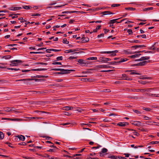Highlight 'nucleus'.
Returning a JSON list of instances; mask_svg holds the SVG:
<instances>
[{
  "instance_id": "nucleus-1",
  "label": "nucleus",
  "mask_w": 159,
  "mask_h": 159,
  "mask_svg": "<svg viewBox=\"0 0 159 159\" xmlns=\"http://www.w3.org/2000/svg\"><path fill=\"white\" fill-rule=\"evenodd\" d=\"M21 62V61L18 60H14L11 61V64L10 66H18L20 63Z\"/></svg>"
},
{
  "instance_id": "nucleus-2",
  "label": "nucleus",
  "mask_w": 159,
  "mask_h": 159,
  "mask_svg": "<svg viewBox=\"0 0 159 159\" xmlns=\"http://www.w3.org/2000/svg\"><path fill=\"white\" fill-rule=\"evenodd\" d=\"M118 51L117 50H115L111 51H104L102 52H101L102 53H107L111 54V56H115L116 55V53Z\"/></svg>"
},
{
  "instance_id": "nucleus-3",
  "label": "nucleus",
  "mask_w": 159,
  "mask_h": 159,
  "mask_svg": "<svg viewBox=\"0 0 159 159\" xmlns=\"http://www.w3.org/2000/svg\"><path fill=\"white\" fill-rule=\"evenodd\" d=\"M130 123L132 125L137 126H140L141 124V122L140 121H133L131 120L130 121Z\"/></svg>"
},
{
  "instance_id": "nucleus-4",
  "label": "nucleus",
  "mask_w": 159,
  "mask_h": 159,
  "mask_svg": "<svg viewBox=\"0 0 159 159\" xmlns=\"http://www.w3.org/2000/svg\"><path fill=\"white\" fill-rule=\"evenodd\" d=\"M100 59L101 62H107L108 61L111 60L110 58H105L104 57H100Z\"/></svg>"
},
{
  "instance_id": "nucleus-5",
  "label": "nucleus",
  "mask_w": 159,
  "mask_h": 159,
  "mask_svg": "<svg viewBox=\"0 0 159 159\" xmlns=\"http://www.w3.org/2000/svg\"><path fill=\"white\" fill-rule=\"evenodd\" d=\"M129 125L127 122H120L117 124V125L120 126L124 127Z\"/></svg>"
},
{
  "instance_id": "nucleus-6",
  "label": "nucleus",
  "mask_w": 159,
  "mask_h": 159,
  "mask_svg": "<svg viewBox=\"0 0 159 159\" xmlns=\"http://www.w3.org/2000/svg\"><path fill=\"white\" fill-rule=\"evenodd\" d=\"M78 62L81 65L84 66L87 64L88 62H85L82 59H80L78 60Z\"/></svg>"
},
{
  "instance_id": "nucleus-7",
  "label": "nucleus",
  "mask_w": 159,
  "mask_h": 159,
  "mask_svg": "<svg viewBox=\"0 0 159 159\" xmlns=\"http://www.w3.org/2000/svg\"><path fill=\"white\" fill-rule=\"evenodd\" d=\"M76 107H74V108L76 109ZM74 108V107H69V106H67L64 107L63 109L64 110H66V111H69V110H71L73 109Z\"/></svg>"
},
{
  "instance_id": "nucleus-8",
  "label": "nucleus",
  "mask_w": 159,
  "mask_h": 159,
  "mask_svg": "<svg viewBox=\"0 0 159 159\" xmlns=\"http://www.w3.org/2000/svg\"><path fill=\"white\" fill-rule=\"evenodd\" d=\"M126 72H130L131 73L130 74L131 75H140V74L136 72L135 70H127L126 71Z\"/></svg>"
},
{
  "instance_id": "nucleus-9",
  "label": "nucleus",
  "mask_w": 159,
  "mask_h": 159,
  "mask_svg": "<svg viewBox=\"0 0 159 159\" xmlns=\"http://www.w3.org/2000/svg\"><path fill=\"white\" fill-rule=\"evenodd\" d=\"M107 150H102L101 152H99L100 156H103L104 155V153L107 152Z\"/></svg>"
},
{
  "instance_id": "nucleus-10",
  "label": "nucleus",
  "mask_w": 159,
  "mask_h": 159,
  "mask_svg": "<svg viewBox=\"0 0 159 159\" xmlns=\"http://www.w3.org/2000/svg\"><path fill=\"white\" fill-rule=\"evenodd\" d=\"M147 62L146 61H143L142 62H140L139 63L137 64L138 66H142L145 65Z\"/></svg>"
},
{
  "instance_id": "nucleus-11",
  "label": "nucleus",
  "mask_w": 159,
  "mask_h": 159,
  "mask_svg": "<svg viewBox=\"0 0 159 159\" xmlns=\"http://www.w3.org/2000/svg\"><path fill=\"white\" fill-rule=\"evenodd\" d=\"M76 51L75 49H69L65 51V53H69L73 52Z\"/></svg>"
},
{
  "instance_id": "nucleus-12",
  "label": "nucleus",
  "mask_w": 159,
  "mask_h": 159,
  "mask_svg": "<svg viewBox=\"0 0 159 159\" xmlns=\"http://www.w3.org/2000/svg\"><path fill=\"white\" fill-rule=\"evenodd\" d=\"M150 58L149 57H141L139 59V61H143L145 60H147L148 59Z\"/></svg>"
},
{
  "instance_id": "nucleus-13",
  "label": "nucleus",
  "mask_w": 159,
  "mask_h": 159,
  "mask_svg": "<svg viewBox=\"0 0 159 159\" xmlns=\"http://www.w3.org/2000/svg\"><path fill=\"white\" fill-rule=\"evenodd\" d=\"M102 13L104 15L114 14V13H112V12H111L110 11H105L103 12H102Z\"/></svg>"
},
{
  "instance_id": "nucleus-14",
  "label": "nucleus",
  "mask_w": 159,
  "mask_h": 159,
  "mask_svg": "<svg viewBox=\"0 0 159 159\" xmlns=\"http://www.w3.org/2000/svg\"><path fill=\"white\" fill-rule=\"evenodd\" d=\"M8 120H12V121H19V120H23L21 119H11L9 118L8 119Z\"/></svg>"
},
{
  "instance_id": "nucleus-15",
  "label": "nucleus",
  "mask_w": 159,
  "mask_h": 159,
  "mask_svg": "<svg viewBox=\"0 0 159 159\" xmlns=\"http://www.w3.org/2000/svg\"><path fill=\"white\" fill-rule=\"evenodd\" d=\"M131 147L132 148H140L142 147H143L142 146H134V144H133V145H131Z\"/></svg>"
},
{
  "instance_id": "nucleus-16",
  "label": "nucleus",
  "mask_w": 159,
  "mask_h": 159,
  "mask_svg": "<svg viewBox=\"0 0 159 159\" xmlns=\"http://www.w3.org/2000/svg\"><path fill=\"white\" fill-rule=\"evenodd\" d=\"M18 137L20 140H21L22 141H24L25 139V137L22 135H20Z\"/></svg>"
},
{
  "instance_id": "nucleus-17",
  "label": "nucleus",
  "mask_w": 159,
  "mask_h": 159,
  "mask_svg": "<svg viewBox=\"0 0 159 159\" xmlns=\"http://www.w3.org/2000/svg\"><path fill=\"white\" fill-rule=\"evenodd\" d=\"M23 8L25 9H30L32 7H31L28 6H23Z\"/></svg>"
},
{
  "instance_id": "nucleus-18",
  "label": "nucleus",
  "mask_w": 159,
  "mask_h": 159,
  "mask_svg": "<svg viewBox=\"0 0 159 159\" xmlns=\"http://www.w3.org/2000/svg\"><path fill=\"white\" fill-rule=\"evenodd\" d=\"M153 8L152 7H148V8H145L143 9V11H148L152 10L153 9Z\"/></svg>"
},
{
  "instance_id": "nucleus-19",
  "label": "nucleus",
  "mask_w": 159,
  "mask_h": 159,
  "mask_svg": "<svg viewBox=\"0 0 159 159\" xmlns=\"http://www.w3.org/2000/svg\"><path fill=\"white\" fill-rule=\"evenodd\" d=\"M82 40L85 42H87L89 41V39L88 37L85 38L84 37L82 38Z\"/></svg>"
},
{
  "instance_id": "nucleus-20",
  "label": "nucleus",
  "mask_w": 159,
  "mask_h": 159,
  "mask_svg": "<svg viewBox=\"0 0 159 159\" xmlns=\"http://www.w3.org/2000/svg\"><path fill=\"white\" fill-rule=\"evenodd\" d=\"M97 67L98 68H106V65H98Z\"/></svg>"
},
{
  "instance_id": "nucleus-21",
  "label": "nucleus",
  "mask_w": 159,
  "mask_h": 159,
  "mask_svg": "<svg viewBox=\"0 0 159 159\" xmlns=\"http://www.w3.org/2000/svg\"><path fill=\"white\" fill-rule=\"evenodd\" d=\"M97 58L96 57H90L88 58H87V59L88 60H97Z\"/></svg>"
},
{
  "instance_id": "nucleus-22",
  "label": "nucleus",
  "mask_w": 159,
  "mask_h": 159,
  "mask_svg": "<svg viewBox=\"0 0 159 159\" xmlns=\"http://www.w3.org/2000/svg\"><path fill=\"white\" fill-rule=\"evenodd\" d=\"M127 58L121 59L120 61L118 62H117V63H120V62H124L127 61Z\"/></svg>"
},
{
  "instance_id": "nucleus-23",
  "label": "nucleus",
  "mask_w": 159,
  "mask_h": 159,
  "mask_svg": "<svg viewBox=\"0 0 159 159\" xmlns=\"http://www.w3.org/2000/svg\"><path fill=\"white\" fill-rule=\"evenodd\" d=\"M60 71L61 72H62V74L65 73H67V71H68L67 70H65L63 69H60Z\"/></svg>"
},
{
  "instance_id": "nucleus-24",
  "label": "nucleus",
  "mask_w": 159,
  "mask_h": 159,
  "mask_svg": "<svg viewBox=\"0 0 159 159\" xmlns=\"http://www.w3.org/2000/svg\"><path fill=\"white\" fill-rule=\"evenodd\" d=\"M140 54H136L133 55H132L130 56V57L131 58H136L140 56Z\"/></svg>"
},
{
  "instance_id": "nucleus-25",
  "label": "nucleus",
  "mask_w": 159,
  "mask_h": 159,
  "mask_svg": "<svg viewBox=\"0 0 159 159\" xmlns=\"http://www.w3.org/2000/svg\"><path fill=\"white\" fill-rule=\"evenodd\" d=\"M32 80V79H21V80H17L16 81H24V83L25 84H26V81L27 80Z\"/></svg>"
},
{
  "instance_id": "nucleus-26",
  "label": "nucleus",
  "mask_w": 159,
  "mask_h": 159,
  "mask_svg": "<svg viewBox=\"0 0 159 159\" xmlns=\"http://www.w3.org/2000/svg\"><path fill=\"white\" fill-rule=\"evenodd\" d=\"M4 111L7 112H10V108L8 107H5L4 108Z\"/></svg>"
},
{
  "instance_id": "nucleus-27",
  "label": "nucleus",
  "mask_w": 159,
  "mask_h": 159,
  "mask_svg": "<svg viewBox=\"0 0 159 159\" xmlns=\"http://www.w3.org/2000/svg\"><path fill=\"white\" fill-rule=\"evenodd\" d=\"M2 58L5 59H9L11 58V56L10 55H7L3 57Z\"/></svg>"
},
{
  "instance_id": "nucleus-28",
  "label": "nucleus",
  "mask_w": 159,
  "mask_h": 159,
  "mask_svg": "<svg viewBox=\"0 0 159 159\" xmlns=\"http://www.w3.org/2000/svg\"><path fill=\"white\" fill-rule=\"evenodd\" d=\"M125 9L127 10H130V11H134L135 10V8H132V7H128L125 8Z\"/></svg>"
},
{
  "instance_id": "nucleus-29",
  "label": "nucleus",
  "mask_w": 159,
  "mask_h": 159,
  "mask_svg": "<svg viewBox=\"0 0 159 159\" xmlns=\"http://www.w3.org/2000/svg\"><path fill=\"white\" fill-rule=\"evenodd\" d=\"M120 18H118V19H115L111 20L110 21V23L111 24H113L115 22H116V20H118Z\"/></svg>"
},
{
  "instance_id": "nucleus-30",
  "label": "nucleus",
  "mask_w": 159,
  "mask_h": 159,
  "mask_svg": "<svg viewBox=\"0 0 159 159\" xmlns=\"http://www.w3.org/2000/svg\"><path fill=\"white\" fill-rule=\"evenodd\" d=\"M4 137V135L3 133L0 132V139H2Z\"/></svg>"
},
{
  "instance_id": "nucleus-31",
  "label": "nucleus",
  "mask_w": 159,
  "mask_h": 159,
  "mask_svg": "<svg viewBox=\"0 0 159 159\" xmlns=\"http://www.w3.org/2000/svg\"><path fill=\"white\" fill-rule=\"evenodd\" d=\"M93 148H102V149H106V148H102V147L100 145H98L96 147H94Z\"/></svg>"
},
{
  "instance_id": "nucleus-32",
  "label": "nucleus",
  "mask_w": 159,
  "mask_h": 159,
  "mask_svg": "<svg viewBox=\"0 0 159 159\" xmlns=\"http://www.w3.org/2000/svg\"><path fill=\"white\" fill-rule=\"evenodd\" d=\"M7 69L8 70H14L15 71H18V70H19V69L18 68H7Z\"/></svg>"
},
{
  "instance_id": "nucleus-33",
  "label": "nucleus",
  "mask_w": 159,
  "mask_h": 159,
  "mask_svg": "<svg viewBox=\"0 0 159 159\" xmlns=\"http://www.w3.org/2000/svg\"><path fill=\"white\" fill-rule=\"evenodd\" d=\"M56 59L57 61H61L63 59V57L62 56L58 57Z\"/></svg>"
},
{
  "instance_id": "nucleus-34",
  "label": "nucleus",
  "mask_w": 159,
  "mask_h": 159,
  "mask_svg": "<svg viewBox=\"0 0 159 159\" xmlns=\"http://www.w3.org/2000/svg\"><path fill=\"white\" fill-rule=\"evenodd\" d=\"M7 145L8 146H9L10 148H14V146L12 145V144H11V143H7Z\"/></svg>"
},
{
  "instance_id": "nucleus-35",
  "label": "nucleus",
  "mask_w": 159,
  "mask_h": 159,
  "mask_svg": "<svg viewBox=\"0 0 159 159\" xmlns=\"http://www.w3.org/2000/svg\"><path fill=\"white\" fill-rule=\"evenodd\" d=\"M155 144V143L154 141H152L149 143V145H148V148H150L151 147V146H150V145Z\"/></svg>"
},
{
  "instance_id": "nucleus-36",
  "label": "nucleus",
  "mask_w": 159,
  "mask_h": 159,
  "mask_svg": "<svg viewBox=\"0 0 159 159\" xmlns=\"http://www.w3.org/2000/svg\"><path fill=\"white\" fill-rule=\"evenodd\" d=\"M16 109L14 107H11L10 108V112H16L15 111Z\"/></svg>"
},
{
  "instance_id": "nucleus-37",
  "label": "nucleus",
  "mask_w": 159,
  "mask_h": 159,
  "mask_svg": "<svg viewBox=\"0 0 159 159\" xmlns=\"http://www.w3.org/2000/svg\"><path fill=\"white\" fill-rule=\"evenodd\" d=\"M26 118H28L30 120V119H38V117H26Z\"/></svg>"
},
{
  "instance_id": "nucleus-38",
  "label": "nucleus",
  "mask_w": 159,
  "mask_h": 159,
  "mask_svg": "<svg viewBox=\"0 0 159 159\" xmlns=\"http://www.w3.org/2000/svg\"><path fill=\"white\" fill-rule=\"evenodd\" d=\"M134 111L138 115H139L141 114V112L140 111L137 110H134Z\"/></svg>"
},
{
  "instance_id": "nucleus-39",
  "label": "nucleus",
  "mask_w": 159,
  "mask_h": 159,
  "mask_svg": "<svg viewBox=\"0 0 159 159\" xmlns=\"http://www.w3.org/2000/svg\"><path fill=\"white\" fill-rule=\"evenodd\" d=\"M17 9V7H11L9 9L12 11H16Z\"/></svg>"
},
{
  "instance_id": "nucleus-40",
  "label": "nucleus",
  "mask_w": 159,
  "mask_h": 159,
  "mask_svg": "<svg viewBox=\"0 0 159 159\" xmlns=\"http://www.w3.org/2000/svg\"><path fill=\"white\" fill-rule=\"evenodd\" d=\"M63 43L68 44L69 43V41H67L66 39H64L63 40Z\"/></svg>"
},
{
  "instance_id": "nucleus-41",
  "label": "nucleus",
  "mask_w": 159,
  "mask_h": 159,
  "mask_svg": "<svg viewBox=\"0 0 159 159\" xmlns=\"http://www.w3.org/2000/svg\"><path fill=\"white\" fill-rule=\"evenodd\" d=\"M143 118L145 120H149L151 119V118H150V117H149L148 116H144L143 117Z\"/></svg>"
},
{
  "instance_id": "nucleus-42",
  "label": "nucleus",
  "mask_w": 159,
  "mask_h": 159,
  "mask_svg": "<svg viewBox=\"0 0 159 159\" xmlns=\"http://www.w3.org/2000/svg\"><path fill=\"white\" fill-rule=\"evenodd\" d=\"M52 64L53 65H61V63L60 62H54L52 63Z\"/></svg>"
},
{
  "instance_id": "nucleus-43",
  "label": "nucleus",
  "mask_w": 159,
  "mask_h": 159,
  "mask_svg": "<svg viewBox=\"0 0 159 159\" xmlns=\"http://www.w3.org/2000/svg\"><path fill=\"white\" fill-rule=\"evenodd\" d=\"M104 36V34H101L98 35V38H100L103 37Z\"/></svg>"
},
{
  "instance_id": "nucleus-44",
  "label": "nucleus",
  "mask_w": 159,
  "mask_h": 159,
  "mask_svg": "<svg viewBox=\"0 0 159 159\" xmlns=\"http://www.w3.org/2000/svg\"><path fill=\"white\" fill-rule=\"evenodd\" d=\"M127 32L129 33V34H131L133 33V31L129 29L127 30Z\"/></svg>"
},
{
  "instance_id": "nucleus-45",
  "label": "nucleus",
  "mask_w": 159,
  "mask_h": 159,
  "mask_svg": "<svg viewBox=\"0 0 159 159\" xmlns=\"http://www.w3.org/2000/svg\"><path fill=\"white\" fill-rule=\"evenodd\" d=\"M134 22L132 21H129V20H126V21L125 22V24H129L131 23H133Z\"/></svg>"
},
{
  "instance_id": "nucleus-46",
  "label": "nucleus",
  "mask_w": 159,
  "mask_h": 159,
  "mask_svg": "<svg viewBox=\"0 0 159 159\" xmlns=\"http://www.w3.org/2000/svg\"><path fill=\"white\" fill-rule=\"evenodd\" d=\"M102 91L105 92H110V90L108 89H105L103 90Z\"/></svg>"
},
{
  "instance_id": "nucleus-47",
  "label": "nucleus",
  "mask_w": 159,
  "mask_h": 159,
  "mask_svg": "<svg viewBox=\"0 0 159 159\" xmlns=\"http://www.w3.org/2000/svg\"><path fill=\"white\" fill-rule=\"evenodd\" d=\"M120 6L119 4H114L111 5V7H118Z\"/></svg>"
},
{
  "instance_id": "nucleus-48",
  "label": "nucleus",
  "mask_w": 159,
  "mask_h": 159,
  "mask_svg": "<svg viewBox=\"0 0 159 159\" xmlns=\"http://www.w3.org/2000/svg\"><path fill=\"white\" fill-rule=\"evenodd\" d=\"M143 109L146 111H150L151 110V109L148 108H143Z\"/></svg>"
},
{
  "instance_id": "nucleus-49",
  "label": "nucleus",
  "mask_w": 159,
  "mask_h": 159,
  "mask_svg": "<svg viewBox=\"0 0 159 159\" xmlns=\"http://www.w3.org/2000/svg\"><path fill=\"white\" fill-rule=\"evenodd\" d=\"M147 90L146 89H141L140 92L143 93L146 91Z\"/></svg>"
},
{
  "instance_id": "nucleus-50",
  "label": "nucleus",
  "mask_w": 159,
  "mask_h": 159,
  "mask_svg": "<svg viewBox=\"0 0 159 159\" xmlns=\"http://www.w3.org/2000/svg\"><path fill=\"white\" fill-rule=\"evenodd\" d=\"M76 58V57H75L70 56L69 57V59L70 60H72V59H75Z\"/></svg>"
},
{
  "instance_id": "nucleus-51",
  "label": "nucleus",
  "mask_w": 159,
  "mask_h": 159,
  "mask_svg": "<svg viewBox=\"0 0 159 159\" xmlns=\"http://www.w3.org/2000/svg\"><path fill=\"white\" fill-rule=\"evenodd\" d=\"M39 7H40V6H35L33 8L34 10H37L38 9Z\"/></svg>"
},
{
  "instance_id": "nucleus-52",
  "label": "nucleus",
  "mask_w": 159,
  "mask_h": 159,
  "mask_svg": "<svg viewBox=\"0 0 159 159\" xmlns=\"http://www.w3.org/2000/svg\"><path fill=\"white\" fill-rule=\"evenodd\" d=\"M51 50L52 51H54V52H58L60 51V50H57V49H51Z\"/></svg>"
},
{
  "instance_id": "nucleus-53",
  "label": "nucleus",
  "mask_w": 159,
  "mask_h": 159,
  "mask_svg": "<svg viewBox=\"0 0 159 159\" xmlns=\"http://www.w3.org/2000/svg\"><path fill=\"white\" fill-rule=\"evenodd\" d=\"M124 155H125L126 157H129L130 154L128 153H124Z\"/></svg>"
},
{
  "instance_id": "nucleus-54",
  "label": "nucleus",
  "mask_w": 159,
  "mask_h": 159,
  "mask_svg": "<svg viewBox=\"0 0 159 159\" xmlns=\"http://www.w3.org/2000/svg\"><path fill=\"white\" fill-rule=\"evenodd\" d=\"M46 51L47 52L49 53L50 52V51H52L51 50V49H47L46 50Z\"/></svg>"
},
{
  "instance_id": "nucleus-55",
  "label": "nucleus",
  "mask_w": 159,
  "mask_h": 159,
  "mask_svg": "<svg viewBox=\"0 0 159 159\" xmlns=\"http://www.w3.org/2000/svg\"><path fill=\"white\" fill-rule=\"evenodd\" d=\"M60 69L59 68H54L52 69V70L56 71H60Z\"/></svg>"
},
{
  "instance_id": "nucleus-56",
  "label": "nucleus",
  "mask_w": 159,
  "mask_h": 159,
  "mask_svg": "<svg viewBox=\"0 0 159 159\" xmlns=\"http://www.w3.org/2000/svg\"><path fill=\"white\" fill-rule=\"evenodd\" d=\"M141 37H142L143 38H146V35L145 34H143L141 35Z\"/></svg>"
},
{
  "instance_id": "nucleus-57",
  "label": "nucleus",
  "mask_w": 159,
  "mask_h": 159,
  "mask_svg": "<svg viewBox=\"0 0 159 159\" xmlns=\"http://www.w3.org/2000/svg\"><path fill=\"white\" fill-rule=\"evenodd\" d=\"M43 43L42 42L40 44H38L37 45L39 47H42L43 46Z\"/></svg>"
},
{
  "instance_id": "nucleus-58",
  "label": "nucleus",
  "mask_w": 159,
  "mask_h": 159,
  "mask_svg": "<svg viewBox=\"0 0 159 159\" xmlns=\"http://www.w3.org/2000/svg\"><path fill=\"white\" fill-rule=\"evenodd\" d=\"M133 48H134L135 49H137V48H139V45H136L132 47Z\"/></svg>"
},
{
  "instance_id": "nucleus-59",
  "label": "nucleus",
  "mask_w": 159,
  "mask_h": 159,
  "mask_svg": "<svg viewBox=\"0 0 159 159\" xmlns=\"http://www.w3.org/2000/svg\"><path fill=\"white\" fill-rule=\"evenodd\" d=\"M156 94H149V96H151L156 97Z\"/></svg>"
},
{
  "instance_id": "nucleus-60",
  "label": "nucleus",
  "mask_w": 159,
  "mask_h": 159,
  "mask_svg": "<svg viewBox=\"0 0 159 159\" xmlns=\"http://www.w3.org/2000/svg\"><path fill=\"white\" fill-rule=\"evenodd\" d=\"M133 133L134 135H135L136 136H138L139 134L137 132H136L135 131H134Z\"/></svg>"
},
{
  "instance_id": "nucleus-61",
  "label": "nucleus",
  "mask_w": 159,
  "mask_h": 159,
  "mask_svg": "<svg viewBox=\"0 0 159 159\" xmlns=\"http://www.w3.org/2000/svg\"><path fill=\"white\" fill-rule=\"evenodd\" d=\"M147 90L146 91H147V92H148V93H149V92H151V89H146Z\"/></svg>"
},
{
  "instance_id": "nucleus-62",
  "label": "nucleus",
  "mask_w": 159,
  "mask_h": 159,
  "mask_svg": "<svg viewBox=\"0 0 159 159\" xmlns=\"http://www.w3.org/2000/svg\"><path fill=\"white\" fill-rule=\"evenodd\" d=\"M122 76L123 78L125 79V78H127L126 75L125 74H124L122 75Z\"/></svg>"
},
{
  "instance_id": "nucleus-63",
  "label": "nucleus",
  "mask_w": 159,
  "mask_h": 159,
  "mask_svg": "<svg viewBox=\"0 0 159 159\" xmlns=\"http://www.w3.org/2000/svg\"><path fill=\"white\" fill-rule=\"evenodd\" d=\"M76 111H78L79 112H81L82 110L80 109V108H78V109L76 110Z\"/></svg>"
},
{
  "instance_id": "nucleus-64",
  "label": "nucleus",
  "mask_w": 159,
  "mask_h": 159,
  "mask_svg": "<svg viewBox=\"0 0 159 159\" xmlns=\"http://www.w3.org/2000/svg\"><path fill=\"white\" fill-rule=\"evenodd\" d=\"M118 158L120 159H127L124 157H118Z\"/></svg>"
}]
</instances>
